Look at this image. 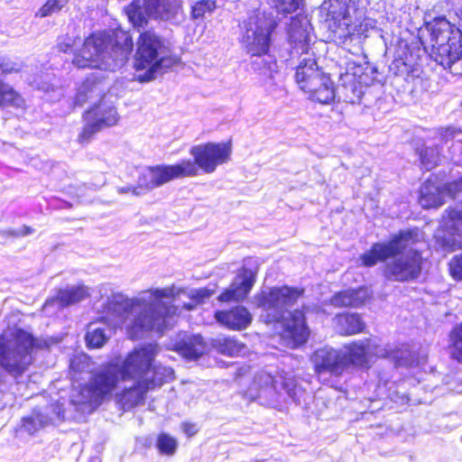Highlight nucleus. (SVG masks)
<instances>
[{
  "label": "nucleus",
  "mask_w": 462,
  "mask_h": 462,
  "mask_svg": "<svg viewBox=\"0 0 462 462\" xmlns=\"http://www.w3.org/2000/svg\"><path fill=\"white\" fill-rule=\"evenodd\" d=\"M411 67L401 60H397L391 66V69H394V71L402 73L409 71Z\"/></svg>",
  "instance_id": "nucleus-47"
},
{
  "label": "nucleus",
  "mask_w": 462,
  "mask_h": 462,
  "mask_svg": "<svg viewBox=\"0 0 462 462\" xmlns=\"http://www.w3.org/2000/svg\"><path fill=\"white\" fill-rule=\"evenodd\" d=\"M89 296L88 288L84 285L70 286L65 289L60 290L56 300L59 301L61 307H67L71 304L78 303ZM54 299L48 300L45 303V307L53 303Z\"/></svg>",
  "instance_id": "nucleus-27"
},
{
  "label": "nucleus",
  "mask_w": 462,
  "mask_h": 462,
  "mask_svg": "<svg viewBox=\"0 0 462 462\" xmlns=\"http://www.w3.org/2000/svg\"><path fill=\"white\" fill-rule=\"evenodd\" d=\"M279 13L289 14L295 12L300 5V0H273Z\"/></svg>",
  "instance_id": "nucleus-41"
},
{
  "label": "nucleus",
  "mask_w": 462,
  "mask_h": 462,
  "mask_svg": "<svg viewBox=\"0 0 462 462\" xmlns=\"http://www.w3.org/2000/svg\"><path fill=\"white\" fill-rule=\"evenodd\" d=\"M439 134L440 135L441 140L444 142H448L450 140L455 139L461 141V139H459L458 136L462 134V131L454 126L439 128Z\"/></svg>",
  "instance_id": "nucleus-43"
},
{
  "label": "nucleus",
  "mask_w": 462,
  "mask_h": 462,
  "mask_svg": "<svg viewBox=\"0 0 462 462\" xmlns=\"http://www.w3.org/2000/svg\"><path fill=\"white\" fill-rule=\"evenodd\" d=\"M52 421V418L34 411L32 415L23 419V428L29 434H33Z\"/></svg>",
  "instance_id": "nucleus-33"
},
{
  "label": "nucleus",
  "mask_w": 462,
  "mask_h": 462,
  "mask_svg": "<svg viewBox=\"0 0 462 462\" xmlns=\"http://www.w3.org/2000/svg\"><path fill=\"white\" fill-rule=\"evenodd\" d=\"M215 318L217 322L234 330L245 329L252 322L251 313L243 306H236L228 310L217 311Z\"/></svg>",
  "instance_id": "nucleus-23"
},
{
  "label": "nucleus",
  "mask_w": 462,
  "mask_h": 462,
  "mask_svg": "<svg viewBox=\"0 0 462 462\" xmlns=\"http://www.w3.org/2000/svg\"><path fill=\"white\" fill-rule=\"evenodd\" d=\"M88 462H101V457L98 455L91 456Z\"/></svg>",
  "instance_id": "nucleus-49"
},
{
  "label": "nucleus",
  "mask_w": 462,
  "mask_h": 462,
  "mask_svg": "<svg viewBox=\"0 0 462 462\" xmlns=\"http://www.w3.org/2000/svg\"><path fill=\"white\" fill-rule=\"evenodd\" d=\"M300 389L292 377L282 374L272 375L270 373L261 371L257 373L246 395L251 400H258L264 405H274L284 399L285 395L294 402L300 401Z\"/></svg>",
  "instance_id": "nucleus-11"
},
{
  "label": "nucleus",
  "mask_w": 462,
  "mask_h": 462,
  "mask_svg": "<svg viewBox=\"0 0 462 462\" xmlns=\"http://www.w3.org/2000/svg\"><path fill=\"white\" fill-rule=\"evenodd\" d=\"M184 307L187 309V310H192L194 307L192 304H185Z\"/></svg>",
  "instance_id": "nucleus-51"
},
{
  "label": "nucleus",
  "mask_w": 462,
  "mask_h": 462,
  "mask_svg": "<svg viewBox=\"0 0 462 462\" xmlns=\"http://www.w3.org/2000/svg\"><path fill=\"white\" fill-rule=\"evenodd\" d=\"M256 270L243 267L236 274L230 287L218 296L220 301H239L244 300L256 281Z\"/></svg>",
  "instance_id": "nucleus-20"
},
{
  "label": "nucleus",
  "mask_w": 462,
  "mask_h": 462,
  "mask_svg": "<svg viewBox=\"0 0 462 462\" xmlns=\"http://www.w3.org/2000/svg\"><path fill=\"white\" fill-rule=\"evenodd\" d=\"M33 233V229L31 226H23L20 229H7L2 230L0 236L3 238L6 237H20L31 235Z\"/></svg>",
  "instance_id": "nucleus-44"
},
{
  "label": "nucleus",
  "mask_w": 462,
  "mask_h": 462,
  "mask_svg": "<svg viewBox=\"0 0 462 462\" xmlns=\"http://www.w3.org/2000/svg\"><path fill=\"white\" fill-rule=\"evenodd\" d=\"M34 84L36 85V87H37L38 88H42V89H43L44 91H49V88H50V87H49V86H46V87H44V86H41L40 84H38V83H36V82H35Z\"/></svg>",
  "instance_id": "nucleus-50"
},
{
  "label": "nucleus",
  "mask_w": 462,
  "mask_h": 462,
  "mask_svg": "<svg viewBox=\"0 0 462 462\" xmlns=\"http://www.w3.org/2000/svg\"><path fill=\"white\" fill-rule=\"evenodd\" d=\"M289 38L291 44H294L296 52H298V47L301 50L299 65L296 67L295 80L304 92L314 79H317L323 71L318 67L313 53L309 52L310 36L307 26L297 30L293 23L289 32Z\"/></svg>",
  "instance_id": "nucleus-12"
},
{
  "label": "nucleus",
  "mask_w": 462,
  "mask_h": 462,
  "mask_svg": "<svg viewBox=\"0 0 462 462\" xmlns=\"http://www.w3.org/2000/svg\"><path fill=\"white\" fill-rule=\"evenodd\" d=\"M156 446L162 454L171 456L176 451L178 442L171 435L161 433L157 438Z\"/></svg>",
  "instance_id": "nucleus-36"
},
{
  "label": "nucleus",
  "mask_w": 462,
  "mask_h": 462,
  "mask_svg": "<svg viewBox=\"0 0 462 462\" xmlns=\"http://www.w3.org/2000/svg\"><path fill=\"white\" fill-rule=\"evenodd\" d=\"M341 351L346 372L350 368H368L374 356L389 358L394 362L395 365H410V353L407 348L383 346L376 338L353 341L344 345Z\"/></svg>",
  "instance_id": "nucleus-9"
},
{
  "label": "nucleus",
  "mask_w": 462,
  "mask_h": 462,
  "mask_svg": "<svg viewBox=\"0 0 462 462\" xmlns=\"http://www.w3.org/2000/svg\"><path fill=\"white\" fill-rule=\"evenodd\" d=\"M442 231L436 239L443 249L455 251L462 249V203L446 210L441 222Z\"/></svg>",
  "instance_id": "nucleus-15"
},
{
  "label": "nucleus",
  "mask_w": 462,
  "mask_h": 462,
  "mask_svg": "<svg viewBox=\"0 0 462 462\" xmlns=\"http://www.w3.org/2000/svg\"><path fill=\"white\" fill-rule=\"evenodd\" d=\"M462 194V177L459 180L440 186L437 177L429 178L420 188V204L425 208H439L444 204V198L458 199Z\"/></svg>",
  "instance_id": "nucleus-14"
},
{
  "label": "nucleus",
  "mask_w": 462,
  "mask_h": 462,
  "mask_svg": "<svg viewBox=\"0 0 462 462\" xmlns=\"http://www.w3.org/2000/svg\"><path fill=\"white\" fill-rule=\"evenodd\" d=\"M205 343L200 335L184 336L176 343V350L187 359H196L205 351Z\"/></svg>",
  "instance_id": "nucleus-26"
},
{
  "label": "nucleus",
  "mask_w": 462,
  "mask_h": 462,
  "mask_svg": "<svg viewBox=\"0 0 462 462\" xmlns=\"http://www.w3.org/2000/svg\"><path fill=\"white\" fill-rule=\"evenodd\" d=\"M214 293L213 290L208 288L192 289L189 291L188 296L196 303H203L207 299L210 298Z\"/></svg>",
  "instance_id": "nucleus-42"
},
{
  "label": "nucleus",
  "mask_w": 462,
  "mask_h": 462,
  "mask_svg": "<svg viewBox=\"0 0 462 462\" xmlns=\"http://www.w3.org/2000/svg\"><path fill=\"white\" fill-rule=\"evenodd\" d=\"M449 337L452 356L458 361H462V324L453 328Z\"/></svg>",
  "instance_id": "nucleus-35"
},
{
  "label": "nucleus",
  "mask_w": 462,
  "mask_h": 462,
  "mask_svg": "<svg viewBox=\"0 0 462 462\" xmlns=\"http://www.w3.org/2000/svg\"><path fill=\"white\" fill-rule=\"evenodd\" d=\"M180 290L174 285L152 288L129 299L114 293L102 303V319L114 327L125 325L132 337L144 331L162 332L173 326L178 308L172 303Z\"/></svg>",
  "instance_id": "nucleus-1"
},
{
  "label": "nucleus",
  "mask_w": 462,
  "mask_h": 462,
  "mask_svg": "<svg viewBox=\"0 0 462 462\" xmlns=\"http://www.w3.org/2000/svg\"><path fill=\"white\" fill-rule=\"evenodd\" d=\"M105 366L106 365H104L99 371L94 373L95 365L88 356L85 354H79L74 356L71 358L69 368L73 383H76L77 382L83 380L85 378V375H89L88 382L87 383H79L78 386H74V393H72L71 396V402L75 405L89 404V402H75V399H77V397L79 396V391L80 390V388L88 384L93 376L99 373Z\"/></svg>",
  "instance_id": "nucleus-21"
},
{
  "label": "nucleus",
  "mask_w": 462,
  "mask_h": 462,
  "mask_svg": "<svg viewBox=\"0 0 462 462\" xmlns=\"http://www.w3.org/2000/svg\"><path fill=\"white\" fill-rule=\"evenodd\" d=\"M340 85L337 87L338 95L343 97L345 102L350 104L359 103L364 95V86L356 78V72L348 70L340 75Z\"/></svg>",
  "instance_id": "nucleus-24"
},
{
  "label": "nucleus",
  "mask_w": 462,
  "mask_h": 462,
  "mask_svg": "<svg viewBox=\"0 0 462 462\" xmlns=\"http://www.w3.org/2000/svg\"><path fill=\"white\" fill-rule=\"evenodd\" d=\"M432 55L436 62L458 74L453 69L462 59V32L446 19L435 21L430 28Z\"/></svg>",
  "instance_id": "nucleus-10"
},
{
  "label": "nucleus",
  "mask_w": 462,
  "mask_h": 462,
  "mask_svg": "<svg viewBox=\"0 0 462 462\" xmlns=\"http://www.w3.org/2000/svg\"><path fill=\"white\" fill-rule=\"evenodd\" d=\"M118 116L113 106L106 105L104 101L88 110L85 115L86 125L82 133L79 135L80 143H87L91 137L105 127L116 124Z\"/></svg>",
  "instance_id": "nucleus-18"
},
{
  "label": "nucleus",
  "mask_w": 462,
  "mask_h": 462,
  "mask_svg": "<svg viewBox=\"0 0 462 462\" xmlns=\"http://www.w3.org/2000/svg\"><path fill=\"white\" fill-rule=\"evenodd\" d=\"M189 153L193 160L147 167L140 177V185L155 189L176 179L198 176L199 170L205 173H212L218 165L228 161L231 146L229 143H208L191 147Z\"/></svg>",
  "instance_id": "nucleus-4"
},
{
  "label": "nucleus",
  "mask_w": 462,
  "mask_h": 462,
  "mask_svg": "<svg viewBox=\"0 0 462 462\" xmlns=\"http://www.w3.org/2000/svg\"><path fill=\"white\" fill-rule=\"evenodd\" d=\"M418 240V230L400 231L388 242L374 244L371 249L361 256L362 263L365 266L371 267L379 261L393 257L384 266L385 278L401 282L415 280L421 273L420 254L415 250H409L405 254L397 255L402 254Z\"/></svg>",
  "instance_id": "nucleus-3"
},
{
  "label": "nucleus",
  "mask_w": 462,
  "mask_h": 462,
  "mask_svg": "<svg viewBox=\"0 0 462 462\" xmlns=\"http://www.w3.org/2000/svg\"><path fill=\"white\" fill-rule=\"evenodd\" d=\"M180 0H134L126 8V15L134 27H143L147 17L169 21L180 8Z\"/></svg>",
  "instance_id": "nucleus-13"
},
{
  "label": "nucleus",
  "mask_w": 462,
  "mask_h": 462,
  "mask_svg": "<svg viewBox=\"0 0 462 462\" xmlns=\"http://www.w3.org/2000/svg\"><path fill=\"white\" fill-rule=\"evenodd\" d=\"M99 79L100 77L93 73L91 77L88 78L81 84L75 97L76 105L82 106L87 102L88 98H91L94 95L97 97L100 95L101 89L99 88Z\"/></svg>",
  "instance_id": "nucleus-31"
},
{
  "label": "nucleus",
  "mask_w": 462,
  "mask_h": 462,
  "mask_svg": "<svg viewBox=\"0 0 462 462\" xmlns=\"http://www.w3.org/2000/svg\"><path fill=\"white\" fill-rule=\"evenodd\" d=\"M146 169H147V168L143 169V170L141 171V173H140V175H139V177H138V181H137L138 186H137V187L126 186V187H124V188H119V189H118V192H119V193H129V192H132L133 194H134V195H137V196H138V195H140V194H141V192H140L138 189H146V190H152V189H148V188H146V187H143V186L140 185V177L143 175V171H144Z\"/></svg>",
  "instance_id": "nucleus-45"
},
{
  "label": "nucleus",
  "mask_w": 462,
  "mask_h": 462,
  "mask_svg": "<svg viewBox=\"0 0 462 462\" xmlns=\"http://www.w3.org/2000/svg\"><path fill=\"white\" fill-rule=\"evenodd\" d=\"M276 25L271 13L259 10L250 14L243 25L242 42L252 56L251 69L270 80L278 73L275 59L268 54L271 35Z\"/></svg>",
  "instance_id": "nucleus-7"
},
{
  "label": "nucleus",
  "mask_w": 462,
  "mask_h": 462,
  "mask_svg": "<svg viewBox=\"0 0 462 462\" xmlns=\"http://www.w3.org/2000/svg\"><path fill=\"white\" fill-rule=\"evenodd\" d=\"M336 326L341 335H355L365 328V323L360 315L356 313H344L336 318Z\"/></svg>",
  "instance_id": "nucleus-28"
},
{
  "label": "nucleus",
  "mask_w": 462,
  "mask_h": 462,
  "mask_svg": "<svg viewBox=\"0 0 462 462\" xmlns=\"http://www.w3.org/2000/svg\"><path fill=\"white\" fill-rule=\"evenodd\" d=\"M422 166L430 171L435 167L439 161V150L438 147H426L420 153Z\"/></svg>",
  "instance_id": "nucleus-37"
},
{
  "label": "nucleus",
  "mask_w": 462,
  "mask_h": 462,
  "mask_svg": "<svg viewBox=\"0 0 462 462\" xmlns=\"http://www.w3.org/2000/svg\"><path fill=\"white\" fill-rule=\"evenodd\" d=\"M304 290L298 287H273L268 291H262L257 297V305L264 311L266 323H281L283 330L282 337L288 341V346L295 348L304 344L309 337V328L301 310L291 311L298 300L302 297Z\"/></svg>",
  "instance_id": "nucleus-5"
},
{
  "label": "nucleus",
  "mask_w": 462,
  "mask_h": 462,
  "mask_svg": "<svg viewBox=\"0 0 462 462\" xmlns=\"http://www.w3.org/2000/svg\"><path fill=\"white\" fill-rule=\"evenodd\" d=\"M304 93L310 99L320 104H330L336 97L334 83L324 72L317 79H314Z\"/></svg>",
  "instance_id": "nucleus-22"
},
{
  "label": "nucleus",
  "mask_w": 462,
  "mask_h": 462,
  "mask_svg": "<svg viewBox=\"0 0 462 462\" xmlns=\"http://www.w3.org/2000/svg\"><path fill=\"white\" fill-rule=\"evenodd\" d=\"M182 429L188 436H193L197 432L195 425H193L191 423H188V422L183 423Z\"/></svg>",
  "instance_id": "nucleus-48"
},
{
  "label": "nucleus",
  "mask_w": 462,
  "mask_h": 462,
  "mask_svg": "<svg viewBox=\"0 0 462 462\" xmlns=\"http://www.w3.org/2000/svg\"><path fill=\"white\" fill-rule=\"evenodd\" d=\"M371 297V291L366 287H359L356 290L347 289L336 293L331 299V304L336 307L362 306Z\"/></svg>",
  "instance_id": "nucleus-25"
},
{
  "label": "nucleus",
  "mask_w": 462,
  "mask_h": 462,
  "mask_svg": "<svg viewBox=\"0 0 462 462\" xmlns=\"http://www.w3.org/2000/svg\"><path fill=\"white\" fill-rule=\"evenodd\" d=\"M138 361L136 355H128L121 363L113 361L107 363L93 376L88 384L80 388L75 402H89V406L97 407L111 394L119 383H129V386L125 385L123 390L116 394V402L124 411L137 406L143 402L149 390L147 379H142L147 360H140L141 365L134 368Z\"/></svg>",
  "instance_id": "nucleus-2"
},
{
  "label": "nucleus",
  "mask_w": 462,
  "mask_h": 462,
  "mask_svg": "<svg viewBox=\"0 0 462 462\" xmlns=\"http://www.w3.org/2000/svg\"><path fill=\"white\" fill-rule=\"evenodd\" d=\"M68 2L66 0H47V2L40 8L37 15L47 17L54 13L60 12Z\"/></svg>",
  "instance_id": "nucleus-38"
},
{
  "label": "nucleus",
  "mask_w": 462,
  "mask_h": 462,
  "mask_svg": "<svg viewBox=\"0 0 462 462\" xmlns=\"http://www.w3.org/2000/svg\"><path fill=\"white\" fill-rule=\"evenodd\" d=\"M58 48L60 51L63 52L72 51V39L69 36L61 38L58 43Z\"/></svg>",
  "instance_id": "nucleus-46"
},
{
  "label": "nucleus",
  "mask_w": 462,
  "mask_h": 462,
  "mask_svg": "<svg viewBox=\"0 0 462 462\" xmlns=\"http://www.w3.org/2000/svg\"><path fill=\"white\" fill-rule=\"evenodd\" d=\"M375 21L371 18H364L362 21L356 20L350 23L347 26L349 31V39L353 37H367V32L375 27Z\"/></svg>",
  "instance_id": "nucleus-34"
},
{
  "label": "nucleus",
  "mask_w": 462,
  "mask_h": 462,
  "mask_svg": "<svg viewBox=\"0 0 462 462\" xmlns=\"http://www.w3.org/2000/svg\"><path fill=\"white\" fill-rule=\"evenodd\" d=\"M14 70L9 64H0V73H10ZM23 100L21 97L9 85L0 80V107L5 105L20 106Z\"/></svg>",
  "instance_id": "nucleus-30"
},
{
  "label": "nucleus",
  "mask_w": 462,
  "mask_h": 462,
  "mask_svg": "<svg viewBox=\"0 0 462 462\" xmlns=\"http://www.w3.org/2000/svg\"><path fill=\"white\" fill-rule=\"evenodd\" d=\"M109 335L98 323H91L88 327L86 342L88 347L99 348L107 341Z\"/></svg>",
  "instance_id": "nucleus-32"
},
{
  "label": "nucleus",
  "mask_w": 462,
  "mask_h": 462,
  "mask_svg": "<svg viewBox=\"0 0 462 462\" xmlns=\"http://www.w3.org/2000/svg\"><path fill=\"white\" fill-rule=\"evenodd\" d=\"M215 8V3L210 0H201L192 6L193 18H201L206 13L211 12Z\"/></svg>",
  "instance_id": "nucleus-39"
},
{
  "label": "nucleus",
  "mask_w": 462,
  "mask_h": 462,
  "mask_svg": "<svg viewBox=\"0 0 462 462\" xmlns=\"http://www.w3.org/2000/svg\"><path fill=\"white\" fill-rule=\"evenodd\" d=\"M67 2H69V0H66Z\"/></svg>",
  "instance_id": "nucleus-53"
},
{
  "label": "nucleus",
  "mask_w": 462,
  "mask_h": 462,
  "mask_svg": "<svg viewBox=\"0 0 462 462\" xmlns=\"http://www.w3.org/2000/svg\"><path fill=\"white\" fill-rule=\"evenodd\" d=\"M172 65L165 41L154 31L142 32L137 41L134 68L139 82H149Z\"/></svg>",
  "instance_id": "nucleus-8"
},
{
  "label": "nucleus",
  "mask_w": 462,
  "mask_h": 462,
  "mask_svg": "<svg viewBox=\"0 0 462 462\" xmlns=\"http://www.w3.org/2000/svg\"><path fill=\"white\" fill-rule=\"evenodd\" d=\"M211 345L218 353L228 356L243 355L246 351V346L235 337L219 336L212 339Z\"/></svg>",
  "instance_id": "nucleus-29"
},
{
  "label": "nucleus",
  "mask_w": 462,
  "mask_h": 462,
  "mask_svg": "<svg viewBox=\"0 0 462 462\" xmlns=\"http://www.w3.org/2000/svg\"><path fill=\"white\" fill-rule=\"evenodd\" d=\"M451 277L456 281H462V254L453 256L448 263Z\"/></svg>",
  "instance_id": "nucleus-40"
},
{
  "label": "nucleus",
  "mask_w": 462,
  "mask_h": 462,
  "mask_svg": "<svg viewBox=\"0 0 462 462\" xmlns=\"http://www.w3.org/2000/svg\"><path fill=\"white\" fill-rule=\"evenodd\" d=\"M156 345L149 344L142 346L141 348L134 349L129 355H136L139 360H147L146 365L143 369V379H147L149 389L160 386L165 382H169L174 378V372L169 366L161 365H152V360L156 356ZM141 362H136L134 368H137Z\"/></svg>",
  "instance_id": "nucleus-17"
},
{
  "label": "nucleus",
  "mask_w": 462,
  "mask_h": 462,
  "mask_svg": "<svg viewBox=\"0 0 462 462\" xmlns=\"http://www.w3.org/2000/svg\"><path fill=\"white\" fill-rule=\"evenodd\" d=\"M64 415L63 414H60V411L57 412V418L60 419V418H63Z\"/></svg>",
  "instance_id": "nucleus-52"
},
{
  "label": "nucleus",
  "mask_w": 462,
  "mask_h": 462,
  "mask_svg": "<svg viewBox=\"0 0 462 462\" xmlns=\"http://www.w3.org/2000/svg\"><path fill=\"white\" fill-rule=\"evenodd\" d=\"M133 39L121 29L110 32H96L86 39L73 64L78 68L116 70L122 68L133 50Z\"/></svg>",
  "instance_id": "nucleus-6"
},
{
  "label": "nucleus",
  "mask_w": 462,
  "mask_h": 462,
  "mask_svg": "<svg viewBox=\"0 0 462 462\" xmlns=\"http://www.w3.org/2000/svg\"><path fill=\"white\" fill-rule=\"evenodd\" d=\"M343 359L341 348L336 349L330 346L319 348L311 356L315 371L319 375L323 373H328L334 376L343 374L346 372Z\"/></svg>",
  "instance_id": "nucleus-19"
},
{
  "label": "nucleus",
  "mask_w": 462,
  "mask_h": 462,
  "mask_svg": "<svg viewBox=\"0 0 462 462\" xmlns=\"http://www.w3.org/2000/svg\"><path fill=\"white\" fill-rule=\"evenodd\" d=\"M322 10L327 11L326 21L335 41L345 43L349 38L347 26L351 23L347 0H328L324 2Z\"/></svg>",
  "instance_id": "nucleus-16"
}]
</instances>
